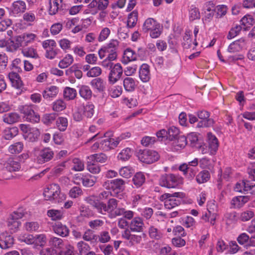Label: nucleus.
I'll list each match as a JSON object with an SVG mask.
<instances>
[{"mask_svg": "<svg viewBox=\"0 0 255 255\" xmlns=\"http://www.w3.org/2000/svg\"><path fill=\"white\" fill-rule=\"evenodd\" d=\"M148 234L151 239L158 240L161 237V234L158 229L153 226H151L148 229Z\"/></svg>", "mask_w": 255, "mask_h": 255, "instance_id": "nucleus-49", "label": "nucleus"}, {"mask_svg": "<svg viewBox=\"0 0 255 255\" xmlns=\"http://www.w3.org/2000/svg\"><path fill=\"white\" fill-rule=\"evenodd\" d=\"M136 58L137 54L130 48H127L124 51L122 62L123 64H127L130 61L135 60Z\"/></svg>", "mask_w": 255, "mask_h": 255, "instance_id": "nucleus-20", "label": "nucleus"}, {"mask_svg": "<svg viewBox=\"0 0 255 255\" xmlns=\"http://www.w3.org/2000/svg\"><path fill=\"white\" fill-rule=\"evenodd\" d=\"M68 122L66 118L60 117L56 121L57 128L61 131H64L68 127Z\"/></svg>", "mask_w": 255, "mask_h": 255, "instance_id": "nucleus-34", "label": "nucleus"}, {"mask_svg": "<svg viewBox=\"0 0 255 255\" xmlns=\"http://www.w3.org/2000/svg\"><path fill=\"white\" fill-rule=\"evenodd\" d=\"M48 244L49 247L52 248L60 249L63 245V241L60 238L52 237L49 239Z\"/></svg>", "mask_w": 255, "mask_h": 255, "instance_id": "nucleus-33", "label": "nucleus"}, {"mask_svg": "<svg viewBox=\"0 0 255 255\" xmlns=\"http://www.w3.org/2000/svg\"><path fill=\"white\" fill-rule=\"evenodd\" d=\"M22 53L24 56L36 58L38 55L35 49L32 47L26 48L22 49Z\"/></svg>", "mask_w": 255, "mask_h": 255, "instance_id": "nucleus-51", "label": "nucleus"}, {"mask_svg": "<svg viewBox=\"0 0 255 255\" xmlns=\"http://www.w3.org/2000/svg\"><path fill=\"white\" fill-rule=\"evenodd\" d=\"M79 94L81 97L88 100L92 97V92L88 86L83 85L80 88Z\"/></svg>", "mask_w": 255, "mask_h": 255, "instance_id": "nucleus-37", "label": "nucleus"}, {"mask_svg": "<svg viewBox=\"0 0 255 255\" xmlns=\"http://www.w3.org/2000/svg\"><path fill=\"white\" fill-rule=\"evenodd\" d=\"M182 197V193L175 192L173 194L165 193L159 197V200L164 203V206L166 209H171L180 204V200L177 198Z\"/></svg>", "mask_w": 255, "mask_h": 255, "instance_id": "nucleus-5", "label": "nucleus"}, {"mask_svg": "<svg viewBox=\"0 0 255 255\" xmlns=\"http://www.w3.org/2000/svg\"><path fill=\"white\" fill-rule=\"evenodd\" d=\"M167 131V138L170 140H173L179 135V130L175 127H170Z\"/></svg>", "mask_w": 255, "mask_h": 255, "instance_id": "nucleus-50", "label": "nucleus"}, {"mask_svg": "<svg viewBox=\"0 0 255 255\" xmlns=\"http://www.w3.org/2000/svg\"><path fill=\"white\" fill-rule=\"evenodd\" d=\"M14 238L7 233H2L0 235V248L6 249L10 248L14 244Z\"/></svg>", "mask_w": 255, "mask_h": 255, "instance_id": "nucleus-14", "label": "nucleus"}, {"mask_svg": "<svg viewBox=\"0 0 255 255\" xmlns=\"http://www.w3.org/2000/svg\"><path fill=\"white\" fill-rule=\"evenodd\" d=\"M77 248L79 255H85L91 250L90 246L84 241L79 242L77 244Z\"/></svg>", "mask_w": 255, "mask_h": 255, "instance_id": "nucleus-35", "label": "nucleus"}, {"mask_svg": "<svg viewBox=\"0 0 255 255\" xmlns=\"http://www.w3.org/2000/svg\"><path fill=\"white\" fill-rule=\"evenodd\" d=\"M183 183V178L179 175L165 174L159 180V184L167 188H174Z\"/></svg>", "mask_w": 255, "mask_h": 255, "instance_id": "nucleus-4", "label": "nucleus"}, {"mask_svg": "<svg viewBox=\"0 0 255 255\" xmlns=\"http://www.w3.org/2000/svg\"><path fill=\"white\" fill-rule=\"evenodd\" d=\"M123 84L125 90L129 92L133 91L135 87V81L131 77L126 78L124 80Z\"/></svg>", "mask_w": 255, "mask_h": 255, "instance_id": "nucleus-36", "label": "nucleus"}, {"mask_svg": "<svg viewBox=\"0 0 255 255\" xmlns=\"http://www.w3.org/2000/svg\"><path fill=\"white\" fill-rule=\"evenodd\" d=\"M99 241L102 243H106L110 241L111 240V237L108 231H102L100 233V235L98 236Z\"/></svg>", "mask_w": 255, "mask_h": 255, "instance_id": "nucleus-64", "label": "nucleus"}, {"mask_svg": "<svg viewBox=\"0 0 255 255\" xmlns=\"http://www.w3.org/2000/svg\"><path fill=\"white\" fill-rule=\"evenodd\" d=\"M16 30L13 31L11 30H9L7 31V34L9 37L8 39V46L7 50L10 52H14L16 50V44L15 41Z\"/></svg>", "mask_w": 255, "mask_h": 255, "instance_id": "nucleus-21", "label": "nucleus"}, {"mask_svg": "<svg viewBox=\"0 0 255 255\" xmlns=\"http://www.w3.org/2000/svg\"><path fill=\"white\" fill-rule=\"evenodd\" d=\"M87 202L92 205L97 212L103 215L107 213L111 219L115 218L118 216H123L128 220L133 219L134 212L131 210H127L124 208H118V201L114 198L110 199L107 204H105L94 197H90L86 199Z\"/></svg>", "mask_w": 255, "mask_h": 255, "instance_id": "nucleus-1", "label": "nucleus"}, {"mask_svg": "<svg viewBox=\"0 0 255 255\" xmlns=\"http://www.w3.org/2000/svg\"><path fill=\"white\" fill-rule=\"evenodd\" d=\"M138 19V12L136 10H133L128 15L127 20V26L128 28L134 27Z\"/></svg>", "mask_w": 255, "mask_h": 255, "instance_id": "nucleus-29", "label": "nucleus"}, {"mask_svg": "<svg viewBox=\"0 0 255 255\" xmlns=\"http://www.w3.org/2000/svg\"><path fill=\"white\" fill-rule=\"evenodd\" d=\"M210 178V173L209 171L203 170L201 171L196 176V181L199 183H203L207 182Z\"/></svg>", "mask_w": 255, "mask_h": 255, "instance_id": "nucleus-44", "label": "nucleus"}, {"mask_svg": "<svg viewBox=\"0 0 255 255\" xmlns=\"http://www.w3.org/2000/svg\"><path fill=\"white\" fill-rule=\"evenodd\" d=\"M255 215L254 212L252 211L247 210L243 212L240 216V219L243 222H247L252 219Z\"/></svg>", "mask_w": 255, "mask_h": 255, "instance_id": "nucleus-57", "label": "nucleus"}, {"mask_svg": "<svg viewBox=\"0 0 255 255\" xmlns=\"http://www.w3.org/2000/svg\"><path fill=\"white\" fill-rule=\"evenodd\" d=\"M81 107L85 117L91 118L93 116L95 112V106L93 104L89 102Z\"/></svg>", "mask_w": 255, "mask_h": 255, "instance_id": "nucleus-23", "label": "nucleus"}, {"mask_svg": "<svg viewBox=\"0 0 255 255\" xmlns=\"http://www.w3.org/2000/svg\"><path fill=\"white\" fill-rule=\"evenodd\" d=\"M73 62V56L70 54H67L59 61L58 66L61 69H65L71 65Z\"/></svg>", "mask_w": 255, "mask_h": 255, "instance_id": "nucleus-26", "label": "nucleus"}, {"mask_svg": "<svg viewBox=\"0 0 255 255\" xmlns=\"http://www.w3.org/2000/svg\"><path fill=\"white\" fill-rule=\"evenodd\" d=\"M63 0H49V12L51 15L56 14L61 7Z\"/></svg>", "mask_w": 255, "mask_h": 255, "instance_id": "nucleus-28", "label": "nucleus"}, {"mask_svg": "<svg viewBox=\"0 0 255 255\" xmlns=\"http://www.w3.org/2000/svg\"><path fill=\"white\" fill-rule=\"evenodd\" d=\"M90 160L96 162L104 163L108 160V156L104 153L95 154L88 157Z\"/></svg>", "mask_w": 255, "mask_h": 255, "instance_id": "nucleus-42", "label": "nucleus"}, {"mask_svg": "<svg viewBox=\"0 0 255 255\" xmlns=\"http://www.w3.org/2000/svg\"><path fill=\"white\" fill-rule=\"evenodd\" d=\"M47 214L51 220H59L62 218L63 213L61 210L51 209L48 210Z\"/></svg>", "mask_w": 255, "mask_h": 255, "instance_id": "nucleus-38", "label": "nucleus"}, {"mask_svg": "<svg viewBox=\"0 0 255 255\" xmlns=\"http://www.w3.org/2000/svg\"><path fill=\"white\" fill-rule=\"evenodd\" d=\"M119 46V41L116 39H112L106 46L103 47L99 50V55L101 59L106 56V52L109 50L116 51Z\"/></svg>", "mask_w": 255, "mask_h": 255, "instance_id": "nucleus-12", "label": "nucleus"}, {"mask_svg": "<svg viewBox=\"0 0 255 255\" xmlns=\"http://www.w3.org/2000/svg\"><path fill=\"white\" fill-rule=\"evenodd\" d=\"M198 164V159L196 158L192 161L188 163H183L179 167V170L183 172L184 175H186L189 171H192V169L190 166L195 167Z\"/></svg>", "mask_w": 255, "mask_h": 255, "instance_id": "nucleus-24", "label": "nucleus"}, {"mask_svg": "<svg viewBox=\"0 0 255 255\" xmlns=\"http://www.w3.org/2000/svg\"><path fill=\"white\" fill-rule=\"evenodd\" d=\"M125 181L122 179H116L111 181H105L103 186L106 189H111L113 191L121 190L123 189L125 184Z\"/></svg>", "mask_w": 255, "mask_h": 255, "instance_id": "nucleus-10", "label": "nucleus"}, {"mask_svg": "<svg viewBox=\"0 0 255 255\" xmlns=\"http://www.w3.org/2000/svg\"><path fill=\"white\" fill-rule=\"evenodd\" d=\"M144 223L141 218L136 217L133 218L129 224V228L131 231L141 232L143 230Z\"/></svg>", "mask_w": 255, "mask_h": 255, "instance_id": "nucleus-13", "label": "nucleus"}, {"mask_svg": "<svg viewBox=\"0 0 255 255\" xmlns=\"http://www.w3.org/2000/svg\"><path fill=\"white\" fill-rule=\"evenodd\" d=\"M194 42H192L191 39V32L186 31L183 37V44L184 47L186 48H188L192 47V45L193 44Z\"/></svg>", "mask_w": 255, "mask_h": 255, "instance_id": "nucleus-60", "label": "nucleus"}, {"mask_svg": "<svg viewBox=\"0 0 255 255\" xmlns=\"http://www.w3.org/2000/svg\"><path fill=\"white\" fill-rule=\"evenodd\" d=\"M242 29H243V28L241 25H237L235 27L232 28L230 30L228 34V39H231L236 37L237 35L239 34Z\"/></svg>", "mask_w": 255, "mask_h": 255, "instance_id": "nucleus-63", "label": "nucleus"}, {"mask_svg": "<svg viewBox=\"0 0 255 255\" xmlns=\"http://www.w3.org/2000/svg\"><path fill=\"white\" fill-rule=\"evenodd\" d=\"M97 179V177L95 176L91 175L83 176L81 174H77L74 178V182L77 184H79L80 183L79 181H81L84 186L91 187L96 183Z\"/></svg>", "mask_w": 255, "mask_h": 255, "instance_id": "nucleus-8", "label": "nucleus"}, {"mask_svg": "<svg viewBox=\"0 0 255 255\" xmlns=\"http://www.w3.org/2000/svg\"><path fill=\"white\" fill-rule=\"evenodd\" d=\"M66 108V104L62 100H57L52 104V109L55 112H60Z\"/></svg>", "mask_w": 255, "mask_h": 255, "instance_id": "nucleus-46", "label": "nucleus"}, {"mask_svg": "<svg viewBox=\"0 0 255 255\" xmlns=\"http://www.w3.org/2000/svg\"><path fill=\"white\" fill-rule=\"evenodd\" d=\"M56 117L55 113L45 114L42 118V122L44 125L50 126L56 120Z\"/></svg>", "mask_w": 255, "mask_h": 255, "instance_id": "nucleus-41", "label": "nucleus"}, {"mask_svg": "<svg viewBox=\"0 0 255 255\" xmlns=\"http://www.w3.org/2000/svg\"><path fill=\"white\" fill-rule=\"evenodd\" d=\"M72 169L76 171H81L84 169V164L83 162L78 158H74L72 160Z\"/></svg>", "mask_w": 255, "mask_h": 255, "instance_id": "nucleus-47", "label": "nucleus"}, {"mask_svg": "<svg viewBox=\"0 0 255 255\" xmlns=\"http://www.w3.org/2000/svg\"><path fill=\"white\" fill-rule=\"evenodd\" d=\"M40 134L39 130L36 128H33L24 138L28 141L34 142L37 140Z\"/></svg>", "mask_w": 255, "mask_h": 255, "instance_id": "nucleus-31", "label": "nucleus"}, {"mask_svg": "<svg viewBox=\"0 0 255 255\" xmlns=\"http://www.w3.org/2000/svg\"><path fill=\"white\" fill-rule=\"evenodd\" d=\"M43 196L46 200L53 203H59L64 201L66 196L61 192L59 185L53 183L48 185L44 190Z\"/></svg>", "mask_w": 255, "mask_h": 255, "instance_id": "nucleus-2", "label": "nucleus"}, {"mask_svg": "<svg viewBox=\"0 0 255 255\" xmlns=\"http://www.w3.org/2000/svg\"><path fill=\"white\" fill-rule=\"evenodd\" d=\"M24 227L28 232H36L38 230L40 225L37 222H29L25 223Z\"/></svg>", "mask_w": 255, "mask_h": 255, "instance_id": "nucleus-45", "label": "nucleus"}, {"mask_svg": "<svg viewBox=\"0 0 255 255\" xmlns=\"http://www.w3.org/2000/svg\"><path fill=\"white\" fill-rule=\"evenodd\" d=\"M123 69L120 63L115 64L111 69L108 76V80L110 84H114L116 83L122 77Z\"/></svg>", "mask_w": 255, "mask_h": 255, "instance_id": "nucleus-7", "label": "nucleus"}, {"mask_svg": "<svg viewBox=\"0 0 255 255\" xmlns=\"http://www.w3.org/2000/svg\"><path fill=\"white\" fill-rule=\"evenodd\" d=\"M139 76L143 82H148L150 78L149 67L146 64L141 65L139 71Z\"/></svg>", "mask_w": 255, "mask_h": 255, "instance_id": "nucleus-18", "label": "nucleus"}, {"mask_svg": "<svg viewBox=\"0 0 255 255\" xmlns=\"http://www.w3.org/2000/svg\"><path fill=\"white\" fill-rule=\"evenodd\" d=\"M254 22V18L250 15L244 16L241 20V26L245 30L250 28L253 24Z\"/></svg>", "mask_w": 255, "mask_h": 255, "instance_id": "nucleus-32", "label": "nucleus"}, {"mask_svg": "<svg viewBox=\"0 0 255 255\" xmlns=\"http://www.w3.org/2000/svg\"><path fill=\"white\" fill-rule=\"evenodd\" d=\"M59 92L58 88L55 86H51L47 87L42 92L43 97L45 99H49L55 97Z\"/></svg>", "mask_w": 255, "mask_h": 255, "instance_id": "nucleus-22", "label": "nucleus"}, {"mask_svg": "<svg viewBox=\"0 0 255 255\" xmlns=\"http://www.w3.org/2000/svg\"><path fill=\"white\" fill-rule=\"evenodd\" d=\"M200 14L199 9L195 6H192L189 10V18L190 20L199 19Z\"/></svg>", "mask_w": 255, "mask_h": 255, "instance_id": "nucleus-62", "label": "nucleus"}, {"mask_svg": "<svg viewBox=\"0 0 255 255\" xmlns=\"http://www.w3.org/2000/svg\"><path fill=\"white\" fill-rule=\"evenodd\" d=\"M85 23H87L88 24H90L91 20L89 18H86L82 20V23L76 24L72 28L71 31L74 33H76L81 31L83 28H86V26Z\"/></svg>", "mask_w": 255, "mask_h": 255, "instance_id": "nucleus-54", "label": "nucleus"}, {"mask_svg": "<svg viewBox=\"0 0 255 255\" xmlns=\"http://www.w3.org/2000/svg\"><path fill=\"white\" fill-rule=\"evenodd\" d=\"M145 176L141 172L136 173L132 178L133 184L136 187L141 186L145 182Z\"/></svg>", "mask_w": 255, "mask_h": 255, "instance_id": "nucleus-40", "label": "nucleus"}, {"mask_svg": "<svg viewBox=\"0 0 255 255\" xmlns=\"http://www.w3.org/2000/svg\"><path fill=\"white\" fill-rule=\"evenodd\" d=\"M97 0H92L88 4V9L85 10L86 13H91L93 15L97 14L99 11L98 10Z\"/></svg>", "mask_w": 255, "mask_h": 255, "instance_id": "nucleus-48", "label": "nucleus"}, {"mask_svg": "<svg viewBox=\"0 0 255 255\" xmlns=\"http://www.w3.org/2000/svg\"><path fill=\"white\" fill-rule=\"evenodd\" d=\"M83 194L82 189L79 187H74L72 188L69 192V196L73 198H76Z\"/></svg>", "mask_w": 255, "mask_h": 255, "instance_id": "nucleus-61", "label": "nucleus"}, {"mask_svg": "<svg viewBox=\"0 0 255 255\" xmlns=\"http://www.w3.org/2000/svg\"><path fill=\"white\" fill-rule=\"evenodd\" d=\"M64 97L67 100L74 99L77 95V91L75 89L66 87L64 90Z\"/></svg>", "mask_w": 255, "mask_h": 255, "instance_id": "nucleus-39", "label": "nucleus"}, {"mask_svg": "<svg viewBox=\"0 0 255 255\" xmlns=\"http://www.w3.org/2000/svg\"><path fill=\"white\" fill-rule=\"evenodd\" d=\"M245 45L244 39H241L232 42L229 45L228 50L229 52L235 53L240 51Z\"/></svg>", "mask_w": 255, "mask_h": 255, "instance_id": "nucleus-25", "label": "nucleus"}, {"mask_svg": "<svg viewBox=\"0 0 255 255\" xmlns=\"http://www.w3.org/2000/svg\"><path fill=\"white\" fill-rule=\"evenodd\" d=\"M15 155L9 157L7 161L6 168L10 172L16 171V161H15Z\"/></svg>", "mask_w": 255, "mask_h": 255, "instance_id": "nucleus-56", "label": "nucleus"}, {"mask_svg": "<svg viewBox=\"0 0 255 255\" xmlns=\"http://www.w3.org/2000/svg\"><path fill=\"white\" fill-rule=\"evenodd\" d=\"M137 157L140 161L147 164L152 163L159 158L156 151L148 149L139 150L137 152Z\"/></svg>", "mask_w": 255, "mask_h": 255, "instance_id": "nucleus-6", "label": "nucleus"}, {"mask_svg": "<svg viewBox=\"0 0 255 255\" xmlns=\"http://www.w3.org/2000/svg\"><path fill=\"white\" fill-rule=\"evenodd\" d=\"M36 35L32 33H23L17 36V47L25 46L35 40Z\"/></svg>", "mask_w": 255, "mask_h": 255, "instance_id": "nucleus-11", "label": "nucleus"}, {"mask_svg": "<svg viewBox=\"0 0 255 255\" xmlns=\"http://www.w3.org/2000/svg\"><path fill=\"white\" fill-rule=\"evenodd\" d=\"M18 109L20 113L23 115L22 117L24 120L32 110L31 107L28 105L19 106Z\"/></svg>", "mask_w": 255, "mask_h": 255, "instance_id": "nucleus-58", "label": "nucleus"}, {"mask_svg": "<svg viewBox=\"0 0 255 255\" xmlns=\"http://www.w3.org/2000/svg\"><path fill=\"white\" fill-rule=\"evenodd\" d=\"M53 230L55 234L62 237H67L69 234L68 228L60 222L56 223L53 226Z\"/></svg>", "mask_w": 255, "mask_h": 255, "instance_id": "nucleus-16", "label": "nucleus"}, {"mask_svg": "<svg viewBox=\"0 0 255 255\" xmlns=\"http://www.w3.org/2000/svg\"><path fill=\"white\" fill-rule=\"evenodd\" d=\"M173 140L172 147L173 149L176 151L184 148L187 143L186 137L184 135H179Z\"/></svg>", "mask_w": 255, "mask_h": 255, "instance_id": "nucleus-17", "label": "nucleus"}, {"mask_svg": "<svg viewBox=\"0 0 255 255\" xmlns=\"http://www.w3.org/2000/svg\"><path fill=\"white\" fill-rule=\"evenodd\" d=\"M19 241L24 242L28 245H31L35 243L34 236L30 234H24L19 236Z\"/></svg>", "mask_w": 255, "mask_h": 255, "instance_id": "nucleus-52", "label": "nucleus"}, {"mask_svg": "<svg viewBox=\"0 0 255 255\" xmlns=\"http://www.w3.org/2000/svg\"><path fill=\"white\" fill-rule=\"evenodd\" d=\"M142 30L144 32H150V36L152 38H158L162 32L160 24L153 18H148L144 22Z\"/></svg>", "mask_w": 255, "mask_h": 255, "instance_id": "nucleus-3", "label": "nucleus"}, {"mask_svg": "<svg viewBox=\"0 0 255 255\" xmlns=\"http://www.w3.org/2000/svg\"><path fill=\"white\" fill-rule=\"evenodd\" d=\"M25 120L32 123H38L40 122V118L39 115L36 113L32 109V112L29 113L27 118Z\"/></svg>", "mask_w": 255, "mask_h": 255, "instance_id": "nucleus-53", "label": "nucleus"}, {"mask_svg": "<svg viewBox=\"0 0 255 255\" xmlns=\"http://www.w3.org/2000/svg\"><path fill=\"white\" fill-rule=\"evenodd\" d=\"M84 240L90 242L91 243H95L98 242V237L94 234V231L88 229L86 230L82 236Z\"/></svg>", "mask_w": 255, "mask_h": 255, "instance_id": "nucleus-27", "label": "nucleus"}, {"mask_svg": "<svg viewBox=\"0 0 255 255\" xmlns=\"http://www.w3.org/2000/svg\"><path fill=\"white\" fill-rule=\"evenodd\" d=\"M92 85L98 90L101 91L105 89V85L103 81L100 78H96L91 82Z\"/></svg>", "mask_w": 255, "mask_h": 255, "instance_id": "nucleus-59", "label": "nucleus"}, {"mask_svg": "<svg viewBox=\"0 0 255 255\" xmlns=\"http://www.w3.org/2000/svg\"><path fill=\"white\" fill-rule=\"evenodd\" d=\"M132 151L131 148L127 147L121 151L118 155V159L120 160L125 161L128 160L131 156Z\"/></svg>", "mask_w": 255, "mask_h": 255, "instance_id": "nucleus-30", "label": "nucleus"}, {"mask_svg": "<svg viewBox=\"0 0 255 255\" xmlns=\"http://www.w3.org/2000/svg\"><path fill=\"white\" fill-rule=\"evenodd\" d=\"M111 33L110 29L108 27H104L101 30L98 39L99 42H102L106 40Z\"/></svg>", "mask_w": 255, "mask_h": 255, "instance_id": "nucleus-55", "label": "nucleus"}, {"mask_svg": "<svg viewBox=\"0 0 255 255\" xmlns=\"http://www.w3.org/2000/svg\"><path fill=\"white\" fill-rule=\"evenodd\" d=\"M250 200L248 196H240L234 197L231 201V204L235 208L242 207Z\"/></svg>", "mask_w": 255, "mask_h": 255, "instance_id": "nucleus-19", "label": "nucleus"}, {"mask_svg": "<svg viewBox=\"0 0 255 255\" xmlns=\"http://www.w3.org/2000/svg\"><path fill=\"white\" fill-rule=\"evenodd\" d=\"M133 173V169L130 166L123 167L119 170L120 175L126 178H130Z\"/></svg>", "mask_w": 255, "mask_h": 255, "instance_id": "nucleus-43", "label": "nucleus"}, {"mask_svg": "<svg viewBox=\"0 0 255 255\" xmlns=\"http://www.w3.org/2000/svg\"><path fill=\"white\" fill-rule=\"evenodd\" d=\"M207 140L208 142V146L210 150V154H215L219 147V143L218 139L216 137L209 132L207 134Z\"/></svg>", "mask_w": 255, "mask_h": 255, "instance_id": "nucleus-15", "label": "nucleus"}, {"mask_svg": "<svg viewBox=\"0 0 255 255\" xmlns=\"http://www.w3.org/2000/svg\"><path fill=\"white\" fill-rule=\"evenodd\" d=\"M54 155L53 151L49 147H45L39 151L36 161L39 164H43L51 160Z\"/></svg>", "mask_w": 255, "mask_h": 255, "instance_id": "nucleus-9", "label": "nucleus"}]
</instances>
